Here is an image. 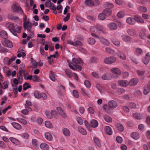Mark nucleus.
I'll return each mask as SVG.
<instances>
[{
    "label": "nucleus",
    "instance_id": "obj_1",
    "mask_svg": "<svg viewBox=\"0 0 150 150\" xmlns=\"http://www.w3.org/2000/svg\"><path fill=\"white\" fill-rule=\"evenodd\" d=\"M5 26L7 29L15 36H17L18 33H20L21 32L22 28V26H19L11 22L6 23Z\"/></svg>",
    "mask_w": 150,
    "mask_h": 150
},
{
    "label": "nucleus",
    "instance_id": "obj_2",
    "mask_svg": "<svg viewBox=\"0 0 150 150\" xmlns=\"http://www.w3.org/2000/svg\"><path fill=\"white\" fill-rule=\"evenodd\" d=\"M72 62L75 63L76 65H74L73 63L71 62L69 60H67V62L69 63V67L72 70H74L78 69L80 71L81 69V67L79 65H76L77 64H79L81 65L83 64V62L80 58H73L72 59Z\"/></svg>",
    "mask_w": 150,
    "mask_h": 150
},
{
    "label": "nucleus",
    "instance_id": "obj_3",
    "mask_svg": "<svg viewBox=\"0 0 150 150\" xmlns=\"http://www.w3.org/2000/svg\"><path fill=\"white\" fill-rule=\"evenodd\" d=\"M23 21L24 28L25 29L27 30L28 32H30L32 24L29 21V19L27 20V16L25 15H24L23 17Z\"/></svg>",
    "mask_w": 150,
    "mask_h": 150
},
{
    "label": "nucleus",
    "instance_id": "obj_4",
    "mask_svg": "<svg viewBox=\"0 0 150 150\" xmlns=\"http://www.w3.org/2000/svg\"><path fill=\"white\" fill-rule=\"evenodd\" d=\"M104 30V28L99 25H97L96 27L92 26L90 28V30L91 33L94 32L99 34L100 33V31H103Z\"/></svg>",
    "mask_w": 150,
    "mask_h": 150
},
{
    "label": "nucleus",
    "instance_id": "obj_5",
    "mask_svg": "<svg viewBox=\"0 0 150 150\" xmlns=\"http://www.w3.org/2000/svg\"><path fill=\"white\" fill-rule=\"evenodd\" d=\"M116 60V58L114 57H109L105 58L104 60V62L106 64H111L114 63Z\"/></svg>",
    "mask_w": 150,
    "mask_h": 150
},
{
    "label": "nucleus",
    "instance_id": "obj_6",
    "mask_svg": "<svg viewBox=\"0 0 150 150\" xmlns=\"http://www.w3.org/2000/svg\"><path fill=\"white\" fill-rule=\"evenodd\" d=\"M11 9L13 12H20L21 14L23 13L21 8L17 4H13L11 7Z\"/></svg>",
    "mask_w": 150,
    "mask_h": 150
},
{
    "label": "nucleus",
    "instance_id": "obj_7",
    "mask_svg": "<svg viewBox=\"0 0 150 150\" xmlns=\"http://www.w3.org/2000/svg\"><path fill=\"white\" fill-rule=\"evenodd\" d=\"M118 85L121 86L125 87L129 85V82L126 80L121 79L117 81Z\"/></svg>",
    "mask_w": 150,
    "mask_h": 150
},
{
    "label": "nucleus",
    "instance_id": "obj_8",
    "mask_svg": "<svg viewBox=\"0 0 150 150\" xmlns=\"http://www.w3.org/2000/svg\"><path fill=\"white\" fill-rule=\"evenodd\" d=\"M108 104L109 107L111 108H115L118 105L117 102L113 100L109 101Z\"/></svg>",
    "mask_w": 150,
    "mask_h": 150
},
{
    "label": "nucleus",
    "instance_id": "obj_9",
    "mask_svg": "<svg viewBox=\"0 0 150 150\" xmlns=\"http://www.w3.org/2000/svg\"><path fill=\"white\" fill-rule=\"evenodd\" d=\"M142 62L145 65L148 64L150 62V53L148 52L146 53L145 57L143 59Z\"/></svg>",
    "mask_w": 150,
    "mask_h": 150
},
{
    "label": "nucleus",
    "instance_id": "obj_10",
    "mask_svg": "<svg viewBox=\"0 0 150 150\" xmlns=\"http://www.w3.org/2000/svg\"><path fill=\"white\" fill-rule=\"evenodd\" d=\"M132 116L134 118L137 120L142 119L144 117L143 114L138 112L133 113Z\"/></svg>",
    "mask_w": 150,
    "mask_h": 150
},
{
    "label": "nucleus",
    "instance_id": "obj_11",
    "mask_svg": "<svg viewBox=\"0 0 150 150\" xmlns=\"http://www.w3.org/2000/svg\"><path fill=\"white\" fill-rule=\"evenodd\" d=\"M146 29L145 28H143L141 29V30L139 32V35L140 37L142 39H145L146 37Z\"/></svg>",
    "mask_w": 150,
    "mask_h": 150
},
{
    "label": "nucleus",
    "instance_id": "obj_12",
    "mask_svg": "<svg viewBox=\"0 0 150 150\" xmlns=\"http://www.w3.org/2000/svg\"><path fill=\"white\" fill-rule=\"evenodd\" d=\"M90 90L87 91L86 89L82 88H81V92L82 95L85 97L89 96L90 95Z\"/></svg>",
    "mask_w": 150,
    "mask_h": 150
},
{
    "label": "nucleus",
    "instance_id": "obj_13",
    "mask_svg": "<svg viewBox=\"0 0 150 150\" xmlns=\"http://www.w3.org/2000/svg\"><path fill=\"white\" fill-rule=\"evenodd\" d=\"M56 109L61 117L64 118L67 117V116L63 110L60 109V108L58 107L56 108Z\"/></svg>",
    "mask_w": 150,
    "mask_h": 150
},
{
    "label": "nucleus",
    "instance_id": "obj_14",
    "mask_svg": "<svg viewBox=\"0 0 150 150\" xmlns=\"http://www.w3.org/2000/svg\"><path fill=\"white\" fill-rule=\"evenodd\" d=\"M117 56L121 59L125 60L126 59V56L122 52L118 50L117 52L116 53Z\"/></svg>",
    "mask_w": 150,
    "mask_h": 150
},
{
    "label": "nucleus",
    "instance_id": "obj_15",
    "mask_svg": "<svg viewBox=\"0 0 150 150\" xmlns=\"http://www.w3.org/2000/svg\"><path fill=\"white\" fill-rule=\"evenodd\" d=\"M108 26L111 30H116L118 28L117 25L114 23H112L109 24Z\"/></svg>",
    "mask_w": 150,
    "mask_h": 150
},
{
    "label": "nucleus",
    "instance_id": "obj_16",
    "mask_svg": "<svg viewBox=\"0 0 150 150\" xmlns=\"http://www.w3.org/2000/svg\"><path fill=\"white\" fill-rule=\"evenodd\" d=\"M138 82V79L136 78L132 79L129 82V85L134 86L136 85Z\"/></svg>",
    "mask_w": 150,
    "mask_h": 150
},
{
    "label": "nucleus",
    "instance_id": "obj_17",
    "mask_svg": "<svg viewBox=\"0 0 150 150\" xmlns=\"http://www.w3.org/2000/svg\"><path fill=\"white\" fill-rule=\"evenodd\" d=\"M57 88L59 91V93L63 96L65 95V88L62 85L58 86Z\"/></svg>",
    "mask_w": 150,
    "mask_h": 150
},
{
    "label": "nucleus",
    "instance_id": "obj_18",
    "mask_svg": "<svg viewBox=\"0 0 150 150\" xmlns=\"http://www.w3.org/2000/svg\"><path fill=\"white\" fill-rule=\"evenodd\" d=\"M96 87L101 94L104 93L105 92V88L103 87H102L100 84H96Z\"/></svg>",
    "mask_w": 150,
    "mask_h": 150
},
{
    "label": "nucleus",
    "instance_id": "obj_19",
    "mask_svg": "<svg viewBox=\"0 0 150 150\" xmlns=\"http://www.w3.org/2000/svg\"><path fill=\"white\" fill-rule=\"evenodd\" d=\"M100 42L106 46H109L110 45V43L109 41L103 38H100Z\"/></svg>",
    "mask_w": 150,
    "mask_h": 150
},
{
    "label": "nucleus",
    "instance_id": "obj_20",
    "mask_svg": "<svg viewBox=\"0 0 150 150\" xmlns=\"http://www.w3.org/2000/svg\"><path fill=\"white\" fill-rule=\"evenodd\" d=\"M110 71L116 75L120 74L121 73L120 70L117 68H113L111 69L110 70Z\"/></svg>",
    "mask_w": 150,
    "mask_h": 150
},
{
    "label": "nucleus",
    "instance_id": "obj_21",
    "mask_svg": "<svg viewBox=\"0 0 150 150\" xmlns=\"http://www.w3.org/2000/svg\"><path fill=\"white\" fill-rule=\"evenodd\" d=\"M126 21L127 23L130 25H134L136 23L134 18H133L131 17L127 18Z\"/></svg>",
    "mask_w": 150,
    "mask_h": 150
},
{
    "label": "nucleus",
    "instance_id": "obj_22",
    "mask_svg": "<svg viewBox=\"0 0 150 150\" xmlns=\"http://www.w3.org/2000/svg\"><path fill=\"white\" fill-rule=\"evenodd\" d=\"M105 50L107 53H109L112 55H115L116 54L115 51L109 47L105 48Z\"/></svg>",
    "mask_w": 150,
    "mask_h": 150
},
{
    "label": "nucleus",
    "instance_id": "obj_23",
    "mask_svg": "<svg viewBox=\"0 0 150 150\" xmlns=\"http://www.w3.org/2000/svg\"><path fill=\"white\" fill-rule=\"evenodd\" d=\"M90 125L91 127L93 128H96L98 125V122L95 120H92L90 122Z\"/></svg>",
    "mask_w": 150,
    "mask_h": 150
},
{
    "label": "nucleus",
    "instance_id": "obj_24",
    "mask_svg": "<svg viewBox=\"0 0 150 150\" xmlns=\"http://www.w3.org/2000/svg\"><path fill=\"white\" fill-rule=\"evenodd\" d=\"M9 139L13 143L15 144L20 145L21 144V143L19 140L15 138L10 137Z\"/></svg>",
    "mask_w": 150,
    "mask_h": 150
},
{
    "label": "nucleus",
    "instance_id": "obj_25",
    "mask_svg": "<svg viewBox=\"0 0 150 150\" xmlns=\"http://www.w3.org/2000/svg\"><path fill=\"white\" fill-rule=\"evenodd\" d=\"M127 33L129 35L134 36L137 35L136 33L135 30L133 29H128L127 30Z\"/></svg>",
    "mask_w": 150,
    "mask_h": 150
},
{
    "label": "nucleus",
    "instance_id": "obj_26",
    "mask_svg": "<svg viewBox=\"0 0 150 150\" xmlns=\"http://www.w3.org/2000/svg\"><path fill=\"white\" fill-rule=\"evenodd\" d=\"M134 20L136 22L138 23H144V20L141 17L137 16L135 15L134 16Z\"/></svg>",
    "mask_w": 150,
    "mask_h": 150
},
{
    "label": "nucleus",
    "instance_id": "obj_27",
    "mask_svg": "<svg viewBox=\"0 0 150 150\" xmlns=\"http://www.w3.org/2000/svg\"><path fill=\"white\" fill-rule=\"evenodd\" d=\"M63 133L66 136L69 137L70 134V132L69 130L66 128H64L62 129Z\"/></svg>",
    "mask_w": 150,
    "mask_h": 150
},
{
    "label": "nucleus",
    "instance_id": "obj_28",
    "mask_svg": "<svg viewBox=\"0 0 150 150\" xmlns=\"http://www.w3.org/2000/svg\"><path fill=\"white\" fill-rule=\"evenodd\" d=\"M122 39L126 42H130L131 39L130 37L126 35H123L122 36Z\"/></svg>",
    "mask_w": 150,
    "mask_h": 150
},
{
    "label": "nucleus",
    "instance_id": "obj_29",
    "mask_svg": "<svg viewBox=\"0 0 150 150\" xmlns=\"http://www.w3.org/2000/svg\"><path fill=\"white\" fill-rule=\"evenodd\" d=\"M40 147L42 150H48L49 146L45 143H42L40 145Z\"/></svg>",
    "mask_w": 150,
    "mask_h": 150
},
{
    "label": "nucleus",
    "instance_id": "obj_30",
    "mask_svg": "<svg viewBox=\"0 0 150 150\" xmlns=\"http://www.w3.org/2000/svg\"><path fill=\"white\" fill-rule=\"evenodd\" d=\"M11 124L14 128L17 130H20L22 128L21 125L18 123L13 122L11 123Z\"/></svg>",
    "mask_w": 150,
    "mask_h": 150
},
{
    "label": "nucleus",
    "instance_id": "obj_31",
    "mask_svg": "<svg viewBox=\"0 0 150 150\" xmlns=\"http://www.w3.org/2000/svg\"><path fill=\"white\" fill-rule=\"evenodd\" d=\"M105 130L106 133L109 135H110L112 133V131L109 126H105Z\"/></svg>",
    "mask_w": 150,
    "mask_h": 150
},
{
    "label": "nucleus",
    "instance_id": "obj_32",
    "mask_svg": "<svg viewBox=\"0 0 150 150\" xmlns=\"http://www.w3.org/2000/svg\"><path fill=\"white\" fill-rule=\"evenodd\" d=\"M103 12L106 17L110 16L112 14V11L110 9H106L103 11Z\"/></svg>",
    "mask_w": 150,
    "mask_h": 150
},
{
    "label": "nucleus",
    "instance_id": "obj_33",
    "mask_svg": "<svg viewBox=\"0 0 150 150\" xmlns=\"http://www.w3.org/2000/svg\"><path fill=\"white\" fill-rule=\"evenodd\" d=\"M1 37L4 39H7L8 37V34L6 32L5 30H1L0 32Z\"/></svg>",
    "mask_w": 150,
    "mask_h": 150
},
{
    "label": "nucleus",
    "instance_id": "obj_34",
    "mask_svg": "<svg viewBox=\"0 0 150 150\" xmlns=\"http://www.w3.org/2000/svg\"><path fill=\"white\" fill-rule=\"evenodd\" d=\"M78 130L79 132L83 135H86L87 134L86 131L81 126L78 127Z\"/></svg>",
    "mask_w": 150,
    "mask_h": 150
},
{
    "label": "nucleus",
    "instance_id": "obj_35",
    "mask_svg": "<svg viewBox=\"0 0 150 150\" xmlns=\"http://www.w3.org/2000/svg\"><path fill=\"white\" fill-rule=\"evenodd\" d=\"M131 137L134 139H137L139 137V135L138 132H134L131 133Z\"/></svg>",
    "mask_w": 150,
    "mask_h": 150
},
{
    "label": "nucleus",
    "instance_id": "obj_36",
    "mask_svg": "<svg viewBox=\"0 0 150 150\" xmlns=\"http://www.w3.org/2000/svg\"><path fill=\"white\" fill-rule=\"evenodd\" d=\"M102 78L105 80H109L111 79L110 74L109 73H106L103 75Z\"/></svg>",
    "mask_w": 150,
    "mask_h": 150
},
{
    "label": "nucleus",
    "instance_id": "obj_37",
    "mask_svg": "<svg viewBox=\"0 0 150 150\" xmlns=\"http://www.w3.org/2000/svg\"><path fill=\"white\" fill-rule=\"evenodd\" d=\"M93 141L96 145L98 147H101V145L99 139L96 137H93Z\"/></svg>",
    "mask_w": 150,
    "mask_h": 150
},
{
    "label": "nucleus",
    "instance_id": "obj_38",
    "mask_svg": "<svg viewBox=\"0 0 150 150\" xmlns=\"http://www.w3.org/2000/svg\"><path fill=\"white\" fill-rule=\"evenodd\" d=\"M45 138L49 141H51L52 139V137L51 134L48 132H46L45 133Z\"/></svg>",
    "mask_w": 150,
    "mask_h": 150
},
{
    "label": "nucleus",
    "instance_id": "obj_39",
    "mask_svg": "<svg viewBox=\"0 0 150 150\" xmlns=\"http://www.w3.org/2000/svg\"><path fill=\"white\" fill-rule=\"evenodd\" d=\"M105 7L108 8V9H110V8H113L114 6V5L111 3L108 2H106L104 4Z\"/></svg>",
    "mask_w": 150,
    "mask_h": 150
},
{
    "label": "nucleus",
    "instance_id": "obj_40",
    "mask_svg": "<svg viewBox=\"0 0 150 150\" xmlns=\"http://www.w3.org/2000/svg\"><path fill=\"white\" fill-rule=\"evenodd\" d=\"M5 43L6 46L8 48H11L13 45L12 42L8 40H6L5 41Z\"/></svg>",
    "mask_w": 150,
    "mask_h": 150
},
{
    "label": "nucleus",
    "instance_id": "obj_41",
    "mask_svg": "<svg viewBox=\"0 0 150 150\" xmlns=\"http://www.w3.org/2000/svg\"><path fill=\"white\" fill-rule=\"evenodd\" d=\"M45 126L49 128H52L53 126L51 122L48 121H46L45 122Z\"/></svg>",
    "mask_w": 150,
    "mask_h": 150
},
{
    "label": "nucleus",
    "instance_id": "obj_42",
    "mask_svg": "<svg viewBox=\"0 0 150 150\" xmlns=\"http://www.w3.org/2000/svg\"><path fill=\"white\" fill-rule=\"evenodd\" d=\"M49 77L50 79L53 81H54L55 80V75L54 72L52 71H50Z\"/></svg>",
    "mask_w": 150,
    "mask_h": 150
},
{
    "label": "nucleus",
    "instance_id": "obj_43",
    "mask_svg": "<svg viewBox=\"0 0 150 150\" xmlns=\"http://www.w3.org/2000/svg\"><path fill=\"white\" fill-rule=\"evenodd\" d=\"M20 123L24 125H26L27 124V121L24 119L21 118H18L16 119Z\"/></svg>",
    "mask_w": 150,
    "mask_h": 150
},
{
    "label": "nucleus",
    "instance_id": "obj_44",
    "mask_svg": "<svg viewBox=\"0 0 150 150\" xmlns=\"http://www.w3.org/2000/svg\"><path fill=\"white\" fill-rule=\"evenodd\" d=\"M104 118L107 122H112V118L110 116L108 115H104Z\"/></svg>",
    "mask_w": 150,
    "mask_h": 150
},
{
    "label": "nucleus",
    "instance_id": "obj_45",
    "mask_svg": "<svg viewBox=\"0 0 150 150\" xmlns=\"http://www.w3.org/2000/svg\"><path fill=\"white\" fill-rule=\"evenodd\" d=\"M111 41L115 45L118 47L120 46V43L119 41L118 40L113 38L112 39Z\"/></svg>",
    "mask_w": 150,
    "mask_h": 150
},
{
    "label": "nucleus",
    "instance_id": "obj_46",
    "mask_svg": "<svg viewBox=\"0 0 150 150\" xmlns=\"http://www.w3.org/2000/svg\"><path fill=\"white\" fill-rule=\"evenodd\" d=\"M3 62L5 65H9L11 64L10 59L7 57H5L3 60Z\"/></svg>",
    "mask_w": 150,
    "mask_h": 150
},
{
    "label": "nucleus",
    "instance_id": "obj_47",
    "mask_svg": "<svg viewBox=\"0 0 150 150\" xmlns=\"http://www.w3.org/2000/svg\"><path fill=\"white\" fill-rule=\"evenodd\" d=\"M103 108L106 112L109 113L110 112V108L107 105H104L103 106Z\"/></svg>",
    "mask_w": 150,
    "mask_h": 150
},
{
    "label": "nucleus",
    "instance_id": "obj_48",
    "mask_svg": "<svg viewBox=\"0 0 150 150\" xmlns=\"http://www.w3.org/2000/svg\"><path fill=\"white\" fill-rule=\"evenodd\" d=\"M85 3L87 6H93L94 4L92 0H86L85 1Z\"/></svg>",
    "mask_w": 150,
    "mask_h": 150
},
{
    "label": "nucleus",
    "instance_id": "obj_49",
    "mask_svg": "<svg viewBox=\"0 0 150 150\" xmlns=\"http://www.w3.org/2000/svg\"><path fill=\"white\" fill-rule=\"evenodd\" d=\"M87 42L88 43L91 45L94 44L96 42L95 40L92 38H88L87 40Z\"/></svg>",
    "mask_w": 150,
    "mask_h": 150
},
{
    "label": "nucleus",
    "instance_id": "obj_50",
    "mask_svg": "<svg viewBox=\"0 0 150 150\" xmlns=\"http://www.w3.org/2000/svg\"><path fill=\"white\" fill-rule=\"evenodd\" d=\"M25 65L23 64H21L20 67L19 69V71L20 73L23 74L25 72Z\"/></svg>",
    "mask_w": 150,
    "mask_h": 150
},
{
    "label": "nucleus",
    "instance_id": "obj_51",
    "mask_svg": "<svg viewBox=\"0 0 150 150\" xmlns=\"http://www.w3.org/2000/svg\"><path fill=\"white\" fill-rule=\"evenodd\" d=\"M35 97L37 99H40L41 98V93L37 91H35L33 93Z\"/></svg>",
    "mask_w": 150,
    "mask_h": 150
},
{
    "label": "nucleus",
    "instance_id": "obj_52",
    "mask_svg": "<svg viewBox=\"0 0 150 150\" xmlns=\"http://www.w3.org/2000/svg\"><path fill=\"white\" fill-rule=\"evenodd\" d=\"M116 126L118 130L120 132H122L124 130L123 126L120 124L117 123L116 124Z\"/></svg>",
    "mask_w": 150,
    "mask_h": 150
},
{
    "label": "nucleus",
    "instance_id": "obj_53",
    "mask_svg": "<svg viewBox=\"0 0 150 150\" xmlns=\"http://www.w3.org/2000/svg\"><path fill=\"white\" fill-rule=\"evenodd\" d=\"M45 114L47 117L49 119H51L52 118V114L51 112H49L48 111H45Z\"/></svg>",
    "mask_w": 150,
    "mask_h": 150
},
{
    "label": "nucleus",
    "instance_id": "obj_54",
    "mask_svg": "<svg viewBox=\"0 0 150 150\" xmlns=\"http://www.w3.org/2000/svg\"><path fill=\"white\" fill-rule=\"evenodd\" d=\"M105 15L103 12L102 13H100L98 15V19L100 20H103L105 18Z\"/></svg>",
    "mask_w": 150,
    "mask_h": 150
},
{
    "label": "nucleus",
    "instance_id": "obj_55",
    "mask_svg": "<svg viewBox=\"0 0 150 150\" xmlns=\"http://www.w3.org/2000/svg\"><path fill=\"white\" fill-rule=\"evenodd\" d=\"M32 80L35 82H40V79L36 75L32 76Z\"/></svg>",
    "mask_w": 150,
    "mask_h": 150
},
{
    "label": "nucleus",
    "instance_id": "obj_56",
    "mask_svg": "<svg viewBox=\"0 0 150 150\" xmlns=\"http://www.w3.org/2000/svg\"><path fill=\"white\" fill-rule=\"evenodd\" d=\"M32 143L33 146L34 147H36L38 145V141L35 139H32Z\"/></svg>",
    "mask_w": 150,
    "mask_h": 150
},
{
    "label": "nucleus",
    "instance_id": "obj_57",
    "mask_svg": "<svg viewBox=\"0 0 150 150\" xmlns=\"http://www.w3.org/2000/svg\"><path fill=\"white\" fill-rule=\"evenodd\" d=\"M150 91V88L148 86H147L145 87L144 91L143 93L144 95H147L149 93Z\"/></svg>",
    "mask_w": 150,
    "mask_h": 150
},
{
    "label": "nucleus",
    "instance_id": "obj_58",
    "mask_svg": "<svg viewBox=\"0 0 150 150\" xmlns=\"http://www.w3.org/2000/svg\"><path fill=\"white\" fill-rule=\"evenodd\" d=\"M125 15L124 11H121L119 12L117 14V16L119 18H121L123 17Z\"/></svg>",
    "mask_w": 150,
    "mask_h": 150
},
{
    "label": "nucleus",
    "instance_id": "obj_59",
    "mask_svg": "<svg viewBox=\"0 0 150 150\" xmlns=\"http://www.w3.org/2000/svg\"><path fill=\"white\" fill-rule=\"evenodd\" d=\"M138 10L143 12H146L147 11V9L146 7L142 6H139V7Z\"/></svg>",
    "mask_w": 150,
    "mask_h": 150
},
{
    "label": "nucleus",
    "instance_id": "obj_60",
    "mask_svg": "<svg viewBox=\"0 0 150 150\" xmlns=\"http://www.w3.org/2000/svg\"><path fill=\"white\" fill-rule=\"evenodd\" d=\"M72 94L73 96L75 98H78L79 95L78 92L76 90H74L72 91Z\"/></svg>",
    "mask_w": 150,
    "mask_h": 150
},
{
    "label": "nucleus",
    "instance_id": "obj_61",
    "mask_svg": "<svg viewBox=\"0 0 150 150\" xmlns=\"http://www.w3.org/2000/svg\"><path fill=\"white\" fill-rule=\"evenodd\" d=\"M91 74L92 76L96 78H98L99 77V75L98 73L95 71L92 72Z\"/></svg>",
    "mask_w": 150,
    "mask_h": 150
},
{
    "label": "nucleus",
    "instance_id": "obj_62",
    "mask_svg": "<svg viewBox=\"0 0 150 150\" xmlns=\"http://www.w3.org/2000/svg\"><path fill=\"white\" fill-rule=\"evenodd\" d=\"M24 77L25 79L31 80L32 79V75H29L27 74H26L24 75Z\"/></svg>",
    "mask_w": 150,
    "mask_h": 150
},
{
    "label": "nucleus",
    "instance_id": "obj_63",
    "mask_svg": "<svg viewBox=\"0 0 150 150\" xmlns=\"http://www.w3.org/2000/svg\"><path fill=\"white\" fill-rule=\"evenodd\" d=\"M65 72L67 76L69 78L72 77V73H71L70 71L68 69H66L65 70Z\"/></svg>",
    "mask_w": 150,
    "mask_h": 150
},
{
    "label": "nucleus",
    "instance_id": "obj_64",
    "mask_svg": "<svg viewBox=\"0 0 150 150\" xmlns=\"http://www.w3.org/2000/svg\"><path fill=\"white\" fill-rule=\"evenodd\" d=\"M9 84V82L7 81L4 82L3 84H2L1 88L3 89H5L8 88V85Z\"/></svg>",
    "mask_w": 150,
    "mask_h": 150
}]
</instances>
